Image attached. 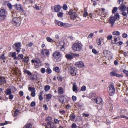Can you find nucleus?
I'll return each instance as SVG.
<instances>
[{
  "label": "nucleus",
  "instance_id": "nucleus-1",
  "mask_svg": "<svg viewBox=\"0 0 128 128\" xmlns=\"http://www.w3.org/2000/svg\"><path fill=\"white\" fill-rule=\"evenodd\" d=\"M82 44L79 43H74L72 46V48L73 50L75 52L79 51L82 48Z\"/></svg>",
  "mask_w": 128,
  "mask_h": 128
},
{
  "label": "nucleus",
  "instance_id": "nucleus-2",
  "mask_svg": "<svg viewBox=\"0 0 128 128\" xmlns=\"http://www.w3.org/2000/svg\"><path fill=\"white\" fill-rule=\"evenodd\" d=\"M12 22L15 26H19L20 24V18L19 17H14L13 18Z\"/></svg>",
  "mask_w": 128,
  "mask_h": 128
},
{
  "label": "nucleus",
  "instance_id": "nucleus-3",
  "mask_svg": "<svg viewBox=\"0 0 128 128\" xmlns=\"http://www.w3.org/2000/svg\"><path fill=\"white\" fill-rule=\"evenodd\" d=\"M55 23L56 24L61 27L65 28L70 26V25L68 23H63L62 22L57 20H56Z\"/></svg>",
  "mask_w": 128,
  "mask_h": 128
},
{
  "label": "nucleus",
  "instance_id": "nucleus-4",
  "mask_svg": "<svg viewBox=\"0 0 128 128\" xmlns=\"http://www.w3.org/2000/svg\"><path fill=\"white\" fill-rule=\"evenodd\" d=\"M68 14L70 16L72 20L76 18L77 17L76 13L74 10H70Z\"/></svg>",
  "mask_w": 128,
  "mask_h": 128
},
{
  "label": "nucleus",
  "instance_id": "nucleus-5",
  "mask_svg": "<svg viewBox=\"0 0 128 128\" xmlns=\"http://www.w3.org/2000/svg\"><path fill=\"white\" fill-rule=\"evenodd\" d=\"M109 92L110 96H112L114 94L115 89L113 84H111L109 86Z\"/></svg>",
  "mask_w": 128,
  "mask_h": 128
},
{
  "label": "nucleus",
  "instance_id": "nucleus-6",
  "mask_svg": "<svg viewBox=\"0 0 128 128\" xmlns=\"http://www.w3.org/2000/svg\"><path fill=\"white\" fill-rule=\"evenodd\" d=\"M52 56L54 58L58 59L61 56V54L58 51L56 50Z\"/></svg>",
  "mask_w": 128,
  "mask_h": 128
},
{
  "label": "nucleus",
  "instance_id": "nucleus-7",
  "mask_svg": "<svg viewBox=\"0 0 128 128\" xmlns=\"http://www.w3.org/2000/svg\"><path fill=\"white\" fill-rule=\"evenodd\" d=\"M116 20V18L114 16H111L108 22L111 24V27H112L115 22V21Z\"/></svg>",
  "mask_w": 128,
  "mask_h": 128
},
{
  "label": "nucleus",
  "instance_id": "nucleus-8",
  "mask_svg": "<svg viewBox=\"0 0 128 128\" xmlns=\"http://www.w3.org/2000/svg\"><path fill=\"white\" fill-rule=\"evenodd\" d=\"M46 125V127L48 128H56L54 127V124L52 122H48Z\"/></svg>",
  "mask_w": 128,
  "mask_h": 128
},
{
  "label": "nucleus",
  "instance_id": "nucleus-9",
  "mask_svg": "<svg viewBox=\"0 0 128 128\" xmlns=\"http://www.w3.org/2000/svg\"><path fill=\"white\" fill-rule=\"evenodd\" d=\"M14 45L16 47L15 49L16 50V51L17 52V54H18L20 52V43L18 42L14 44Z\"/></svg>",
  "mask_w": 128,
  "mask_h": 128
},
{
  "label": "nucleus",
  "instance_id": "nucleus-10",
  "mask_svg": "<svg viewBox=\"0 0 128 128\" xmlns=\"http://www.w3.org/2000/svg\"><path fill=\"white\" fill-rule=\"evenodd\" d=\"M76 66L78 68H82L84 67V64L82 61L77 62L76 64Z\"/></svg>",
  "mask_w": 128,
  "mask_h": 128
},
{
  "label": "nucleus",
  "instance_id": "nucleus-11",
  "mask_svg": "<svg viewBox=\"0 0 128 128\" xmlns=\"http://www.w3.org/2000/svg\"><path fill=\"white\" fill-rule=\"evenodd\" d=\"M94 102L98 104H100L102 102V100L100 97H98L94 99Z\"/></svg>",
  "mask_w": 128,
  "mask_h": 128
},
{
  "label": "nucleus",
  "instance_id": "nucleus-12",
  "mask_svg": "<svg viewBox=\"0 0 128 128\" xmlns=\"http://www.w3.org/2000/svg\"><path fill=\"white\" fill-rule=\"evenodd\" d=\"M41 53L43 55H44V54L47 56H48L49 54V51L48 50L45 49H42V50Z\"/></svg>",
  "mask_w": 128,
  "mask_h": 128
},
{
  "label": "nucleus",
  "instance_id": "nucleus-13",
  "mask_svg": "<svg viewBox=\"0 0 128 128\" xmlns=\"http://www.w3.org/2000/svg\"><path fill=\"white\" fill-rule=\"evenodd\" d=\"M118 9L121 12L124 11L126 10V7L125 5L122 4L118 7Z\"/></svg>",
  "mask_w": 128,
  "mask_h": 128
},
{
  "label": "nucleus",
  "instance_id": "nucleus-14",
  "mask_svg": "<svg viewBox=\"0 0 128 128\" xmlns=\"http://www.w3.org/2000/svg\"><path fill=\"white\" fill-rule=\"evenodd\" d=\"M64 96H59V101L60 102L62 103L63 104H64L66 102V100L64 98Z\"/></svg>",
  "mask_w": 128,
  "mask_h": 128
},
{
  "label": "nucleus",
  "instance_id": "nucleus-15",
  "mask_svg": "<svg viewBox=\"0 0 128 128\" xmlns=\"http://www.w3.org/2000/svg\"><path fill=\"white\" fill-rule=\"evenodd\" d=\"M105 9L104 8H102L100 11V12L101 15L102 16L105 17L106 16V14L105 12Z\"/></svg>",
  "mask_w": 128,
  "mask_h": 128
},
{
  "label": "nucleus",
  "instance_id": "nucleus-16",
  "mask_svg": "<svg viewBox=\"0 0 128 128\" xmlns=\"http://www.w3.org/2000/svg\"><path fill=\"white\" fill-rule=\"evenodd\" d=\"M14 6L18 10H22V7L20 4H16L14 5Z\"/></svg>",
  "mask_w": 128,
  "mask_h": 128
},
{
  "label": "nucleus",
  "instance_id": "nucleus-17",
  "mask_svg": "<svg viewBox=\"0 0 128 128\" xmlns=\"http://www.w3.org/2000/svg\"><path fill=\"white\" fill-rule=\"evenodd\" d=\"M58 92L60 94H62L64 93V89L61 87H59L58 88Z\"/></svg>",
  "mask_w": 128,
  "mask_h": 128
},
{
  "label": "nucleus",
  "instance_id": "nucleus-18",
  "mask_svg": "<svg viewBox=\"0 0 128 128\" xmlns=\"http://www.w3.org/2000/svg\"><path fill=\"white\" fill-rule=\"evenodd\" d=\"M60 6L58 5L55 6L54 7V10L55 12H58L60 11Z\"/></svg>",
  "mask_w": 128,
  "mask_h": 128
},
{
  "label": "nucleus",
  "instance_id": "nucleus-19",
  "mask_svg": "<svg viewBox=\"0 0 128 128\" xmlns=\"http://www.w3.org/2000/svg\"><path fill=\"white\" fill-rule=\"evenodd\" d=\"M6 82V80L5 79V78L4 77L1 76L0 77V84H2L5 83Z\"/></svg>",
  "mask_w": 128,
  "mask_h": 128
},
{
  "label": "nucleus",
  "instance_id": "nucleus-20",
  "mask_svg": "<svg viewBox=\"0 0 128 128\" xmlns=\"http://www.w3.org/2000/svg\"><path fill=\"white\" fill-rule=\"evenodd\" d=\"M30 79L33 81H34V80L37 81L38 80V77L37 76V75L36 74H33L32 76V77L30 78Z\"/></svg>",
  "mask_w": 128,
  "mask_h": 128
},
{
  "label": "nucleus",
  "instance_id": "nucleus-21",
  "mask_svg": "<svg viewBox=\"0 0 128 128\" xmlns=\"http://www.w3.org/2000/svg\"><path fill=\"white\" fill-rule=\"evenodd\" d=\"M103 39L101 38L97 39L96 41V42L97 44L98 45H100L101 44L102 42V41Z\"/></svg>",
  "mask_w": 128,
  "mask_h": 128
},
{
  "label": "nucleus",
  "instance_id": "nucleus-22",
  "mask_svg": "<svg viewBox=\"0 0 128 128\" xmlns=\"http://www.w3.org/2000/svg\"><path fill=\"white\" fill-rule=\"evenodd\" d=\"M65 57L68 59L71 60L73 58L72 53L71 54H67L66 55Z\"/></svg>",
  "mask_w": 128,
  "mask_h": 128
},
{
  "label": "nucleus",
  "instance_id": "nucleus-23",
  "mask_svg": "<svg viewBox=\"0 0 128 128\" xmlns=\"http://www.w3.org/2000/svg\"><path fill=\"white\" fill-rule=\"evenodd\" d=\"M6 11L5 10L2 8L0 9V15L2 16L3 15L6 16Z\"/></svg>",
  "mask_w": 128,
  "mask_h": 128
},
{
  "label": "nucleus",
  "instance_id": "nucleus-24",
  "mask_svg": "<svg viewBox=\"0 0 128 128\" xmlns=\"http://www.w3.org/2000/svg\"><path fill=\"white\" fill-rule=\"evenodd\" d=\"M72 90L74 92H76L77 91V87L76 83H74L73 84Z\"/></svg>",
  "mask_w": 128,
  "mask_h": 128
},
{
  "label": "nucleus",
  "instance_id": "nucleus-25",
  "mask_svg": "<svg viewBox=\"0 0 128 128\" xmlns=\"http://www.w3.org/2000/svg\"><path fill=\"white\" fill-rule=\"evenodd\" d=\"M75 69L74 68H72L70 69V72L71 75L74 76L76 74V73L75 71Z\"/></svg>",
  "mask_w": 128,
  "mask_h": 128
},
{
  "label": "nucleus",
  "instance_id": "nucleus-26",
  "mask_svg": "<svg viewBox=\"0 0 128 128\" xmlns=\"http://www.w3.org/2000/svg\"><path fill=\"white\" fill-rule=\"evenodd\" d=\"M5 94L7 95H9L12 94V92L11 90L9 88H7L6 91L5 92Z\"/></svg>",
  "mask_w": 128,
  "mask_h": 128
},
{
  "label": "nucleus",
  "instance_id": "nucleus-27",
  "mask_svg": "<svg viewBox=\"0 0 128 128\" xmlns=\"http://www.w3.org/2000/svg\"><path fill=\"white\" fill-rule=\"evenodd\" d=\"M29 58L28 57H25L23 58L22 60V62L24 63H27L28 61Z\"/></svg>",
  "mask_w": 128,
  "mask_h": 128
},
{
  "label": "nucleus",
  "instance_id": "nucleus-28",
  "mask_svg": "<svg viewBox=\"0 0 128 128\" xmlns=\"http://www.w3.org/2000/svg\"><path fill=\"white\" fill-rule=\"evenodd\" d=\"M124 118L126 120L128 119V117L125 116L121 115L120 116H117L116 117L114 118V119H117L118 118Z\"/></svg>",
  "mask_w": 128,
  "mask_h": 128
},
{
  "label": "nucleus",
  "instance_id": "nucleus-29",
  "mask_svg": "<svg viewBox=\"0 0 128 128\" xmlns=\"http://www.w3.org/2000/svg\"><path fill=\"white\" fill-rule=\"evenodd\" d=\"M40 61L39 59H37L36 60L35 66H39L40 64Z\"/></svg>",
  "mask_w": 128,
  "mask_h": 128
},
{
  "label": "nucleus",
  "instance_id": "nucleus-30",
  "mask_svg": "<svg viewBox=\"0 0 128 128\" xmlns=\"http://www.w3.org/2000/svg\"><path fill=\"white\" fill-rule=\"evenodd\" d=\"M52 95L50 94H47L46 95V100L48 102L49 101V100L50 99Z\"/></svg>",
  "mask_w": 128,
  "mask_h": 128
},
{
  "label": "nucleus",
  "instance_id": "nucleus-31",
  "mask_svg": "<svg viewBox=\"0 0 128 128\" xmlns=\"http://www.w3.org/2000/svg\"><path fill=\"white\" fill-rule=\"evenodd\" d=\"M110 53V52L108 50H104L103 53L104 55L106 56H108V54Z\"/></svg>",
  "mask_w": 128,
  "mask_h": 128
},
{
  "label": "nucleus",
  "instance_id": "nucleus-32",
  "mask_svg": "<svg viewBox=\"0 0 128 128\" xmlns=\"http://www.w3.org/2000/svg\"><path fill=\"white\" fill-rule=\"evenodd\" d=\"M76 116L74 114H72L70 116V119L72 121H73L74 120Z\"/></svg>",
  "mask_w": 128,
  "mask_h": 128
},
{
  "label": "nucleus",
  "instance_id": "nucleus-33",
  "mask_svg": "<svg viewBox=\"0 0 128 128\" xmlns=\"http://www.w3.org/2000/svg\"><path fill=\"white\" fill-rule=\"evenodd\" d=\"M112 34L114 35L120 36V32L118 31H116L113 32Z\"/></svg>",
  "mask_w": 128,
  "mask_h": 128
},
{
  "label": "nucleus",
  "instance_id": "nucleus-34",
  "mask_svg": "<svg viewBox=\"0 0 128 128\" xmlns=\"http://www.w3.org/2000/svg\"><path fill=\"white\" fill-rule=\"evenodd\" d=\"M6 17V16L0 15V21H2L4 20Z\"/></svg>",
  "mask_w": 128,
  "mask_h": 128
},
{
  "label": "nucleus",
  "instance_id": "nucleus-35",
  "mask_svg": "<svg viewBox=\"0 0 128 128\" xmlns=\"http://www.w3.org/2000/svg\"><path fill=\"white\" fill-rule=\"evenodd\" d=\"M32 125L30 124H26L24 127L23 128H31L32 127Z\"/></svg>",
  "mask_w": 128,
  "mask_h": 128
},
{
  "label": "nucleus",
  "instance_id": "nucleus-36",
  "mask_svg": "<svg viewBox=\"0 0 128 128\" xmlns=\"http://www.w3.org/2000/svg\"><path fill=\"white\" fill-rule=\"evenodd\" d=\"M28 89L31 92H32L34 91H36L35 89L34 88H32L29 87H28Z\"/></svg>",
  "mask_w": 128,
  "mask_h": 128
},
{
  "label": "nucleus",
  "instance_id": "nucleus-37",
  "mask_svg": "<svg viewBox=\"0 0 128 128\" xmlns=\"http://www.w3.org/2000/svg\"><path fill=\"white\" fill-rule=\"evenodd\" d=\"M54 71H55L58 73L60 72V70L58 67H56L53 68Z\"/></svg>",
  "mask_w": 128,
  "mask_h": 128
},
{
  "label": "nucleus",
  "instance_id": "nucleus-38",
  "mask_svg": "<svg viewBox=\"0 0 128 128\" xmlns=\"http://www.w3.org/2000/svg\"><path fill=\"white\" fill-rule=\"evenodd\" d=\"M50 87L49 86L46 85L44 87V89L45 91H47L50 90Z\"/></svg>",
  "mask_w": 128,
  "mask_h": 128
},
{
  "label": "nucleus",
  "instance_id": "nucleus-39",
  "mask_svg": "<svg viewBox=\"0 0 128 128\" xmlns=\"http://www.w3.org/2000/svg\"><path fill=\"white\" fill-rule=\"evenodd\" d=\"M116 73L114 71L111 72L110 74V75L111 76H116Z\"/></svg>",
  "mask_w": 128,
  "mask_h": 128
},
{
  "label": "nucleus",
  "instance_id": "nucleus-40",
  "mask_svg": "<svg viewBox=\"0 0 128 128\" xmlns=\"http://www.w3.org/2000/svg\"><path fill=\"white\" fill-rule=\"evenodd\" d=\"M46 40L47 41L49 42H53V40L50 37H48L46 38Z\"/></svg>",
  "mask_w": 128,
  "mask_h": 128
},
{
  "label": "nucleus",
  "instance_id": "nucleus-41",
  "mask_svg": "<svg viewBox=\"0 0 128 128\" xmlns=\"http://www.w3.org/2000/svg\"><path fill=\"white\" fill-rule=\"evenodd\" d=\"M46 72L48 74H49L50 73L52 72V70L50 68H48L46 70Z\"/></svg>",
  "mask_w": 128,
  "mask_h": 128
},
{
  "label": "nucleus",
  "instance_id": "nucleus-42",
  "mask_svg": "<svg viewBox=\"0 0 128 128\" xmlns=\"http://www.w3.org/2000/svg\"><path fill=\"white\" fill-rule=\"evenodd\" d=\"M118 10V8L116 7H114L112 10V13L113 14H114Z\"/></svg>",
  "mask_w": 128,
  "mask_h": 128
},
{
  "label": "nucleus",
  "instance_id": "nucleus-43",
  "mask_svg": "<svg viewBox=\"0 0 128 128\" xmlns=\"http://www.w3.org/2000/svg\"><path fill=\"white\" fill-rule=\"evenodd\" d=\"M8 7L10 10H11L12 8V6L11 4L9 2L7 4Z\"/></svg>",
  "mask_w": 128,
  "mask_h": 128
},
{
  "label": "nucleus",
  "instance_id": "nucleus-44",
  "mask_svg": "<svg viewBox=\"0 0 128 128\" xmlns=\"http://www.w3.org/2000/svg\"><path fill=\"white\" fill-rule=\"evenodd\" d=\"M52 118H51L50 116L47 117L46 119V121L48 122H51V121L52 120Z\"/></svg>",
  "mask_w": 128,
  "mask_h": 128
},
{
  "label": "nucleus",
  "instance_id": "nucleus-45",
  "mask_svg": "<svg viewBox=\"0 0 128 128\" xmlns=\"http://www.w3.org/2000/svg\"><path fill=\"white\" fill-rule=\"evenodd\" d=\"M23 57V55L22 54H19L18 56V59L19 60L22 59Z\"/></svg>",
  "mask_w": 128,
  "mask_h": 128
},
{
  "label": "nucleus",
  "instance_id": "nucleus-46",
  "mask_svg": "<svg viewBox=\"0 0 128 128\" xmlns=\"http://www.w3.org/2000/svg\"><path fill=\"white\" fill-rule=\"evenodd\" d=\"M57 79L60 81L61 82L62 80V78L60 76H58L57 77Z\"/></svg>",
  "mask_w": 128,
  "mask_h": 128
},
{
  "label": "nucleus",
  "instance_id": "nucleus-47",
  "mask_svg": "<svg viewBox=\"0 0 128 128\" xmlns=\"http://www.w3.org/2000/svg\"><path fill=\"white\" fill-rule=\"evenodd\" d=\"M63 13L62 12H60L57 14V15L58 17H62V16Z\"/></svg>",
  "mask_w": 128,
  "mask_h": 128
},
{
  "label": "nucleus",
  "instance_id": "nucleus-48",
  "mask_svg": "<svg viewBox=\"0 0 128 128\" xmlns=\"http://www.w3.org/2000/svg\"><path fill=\"white\" fill-rule=\"evenodd\" d=\"M122 16H127V14H128L124 11H122Z\"/></svg>",
  "mask_w": 128,
  "mask_h": 128
},
{
  "label": "nucleus",
  "instance_id": "nucleus-49",
  "mask_svg": "<svg viewBox=\"0 0 128 128\" xmlns=\"http://www.w3.org/2000/svg\"><path fill=\"white\" fill-rule=\"evenodd\" d=\"M28 2H29L30 3H32L33 2L32 0H26L24 2V4H27Z\"/></svg>",
  "mask_w": 128,
  "mask_h": 128
},
{
  "label": "nucleus",
  "instance_id": "nucleus-50",
  "mask_svg": "<svg viewBox=\"0 0 128 128\" xmlns=\"http://www.w3.org/2000/svg\"><path fill=\"white\" fill-rule=\"evenodd\" d=\"M12 17L14 18L16 17V12H12Z\"/></svg>",
  "mask_w": 128,
  "mask_h": 128
},
{
  "label": "nucleus",
  "instance_id": "nucleus-51",
  "mask_svg": "<svg viewBox=\"0 0 128 128\" xmlns=\"http://www.w3.org/2000/svg\"><path fill=\"white\" fill-rule=\"evenodd\" d=\"M128 35L127 34L125 33H124L122 35V37L124 38H126L128 37Z\"/></svg>",
  "mask_w": 128,
  "mask_h": 128
},
{
  "label": "nucleus",
  "instance_id": "nucleus-52",
  "mask_svg": "<svg viewBox=\"0 0 128 128\" xmlns=\"http://www.w3.org/2000/svg\"><path fill=\"white\" fill-rule=\"evenodd\" d=\"M5 58V57L4 56V54H2L0 57V60H4Z\"/></svg>",
  "mask_w": 128,
  "mask_h": 128
},
{
  "label": "nucleus",
  "instance_id": "nucleus-53",
  "mask_svg": "<svg viewBox=\"0 0 128 128\" xmlns=\"http://www.w3.org/2000/svg\"><path fill=\"white\" fill-rule=\"evenodd\" d=\"M43 99V97L42 96V94H41L40 95L39 97V99L40 101L42 100Z\"/></svg>",
  "mask_w": 128,
  "mask_h": 128
},
{
  "label": "nucleus",
  "instance_id": "nucleus-54",
  "mask_svg": "<svg viewBox=\"0 0 128 128\" xmlns=\"http://www.w3.org/2000/svg\"><path fill=\"white\" fill-rule=\"evenodd\" d=\"M94 32L92 33L89 34L88 36V37L89 38H91L92 36L94 34Z\"/></svg>",
  "mask_w": 128,
  "mask_h": 128
},
{
  "label": "nucleus",
  "instance_id": "nucleus-55",
  "mask_svg": "<svg viewBox=\"0 0 128 128\" xmlns=\"http://www.w3.org/2000/svg\"><path fill=\"white\" fill-rule=\"evenodd\" d=\"M88 14V13L86 10H85L84 12V14L83 15V16L84 17H86Z\"/></svg>",
  "mask_w": 128,
  "mask_h": 128
},
{
  "label": "nucleus",
  "instance_id": "nucleus-56",
  "mask_svg": "<svg viewBox=\"0 0 128 128\" xmlns=\"http://www.w3.org/2000/svg\"><path fill=\"white\" fill-rule=\"evenodd\" d=\"M19 110L18 109H16L14 112V116H16L18 113Z\"/></svg>",
  "mask_w": 128,
  "mask_h": 128
},
{
  "label": "nucleus",
  "instance_id": "nucleus-57",
  "mask_svg": "<svg viewBox=\"0 0 128 128\" xmlns=\"http://www.w3.org/2000/svg\"><path fill=\"white\" fill-rule=\"evenodd\" d=\"M36 105V103L34 101L32 102L31 103L30 106L31 107H34Z\"/></svg>",
  "mask_w": 128,
  "mask_h": 128
},
{
  "label": "nucleus",
  "instance_id": "nucleus-58",
  "mask_svg": "<svg viewBox=\"0 0 128 128\" xmlns=\"http://www.w3.org/2000/svg\"><path fill=\"white\" fill-rule=\"evenodd\" d=\"M72 54L73 58L74 57H77L78 56H79V54H78L72 53Z\"/></svg>",
  "mask_w": 128,
  "mask_h": 128
},
{
  "label": "nucleus",
  "instance_id": "nucleus-59",
  "mask_svg": "<svg viewBox=\"0 0 128 128\" xmlns=\"http://www.w3.org/2000/svg\"><path fill=\"white\" fill-rule=\"evenodd\" d=\"M86 87L84 86H82L81 87V90L82 91H84L86 90Z\"/></svg>",
  "mask_w": 128,
  "mask_h": 128
},
{
  "label": "nucleus",
  "instance_id": "nucleus-60",
  "mask_svg": "<svg viewBox=\"0 0 128 128\" xmlns=\"http://www.w3.org/2000/svg\"><path fill=\"white\" fill-rule=\"evenodd\" d=\"M11 56L12 57H14L16 56V52H14L12 53L11 54Z\"/></svg>",
  "mask_w": 128,
  "mask_h": 128
},
{
  "label": "nucleus",
  "instance_id": "nucleus-61",
  "mask_svg": "<svg viewBox=\"0 0 128 128\" xmlns=\"http://www.w3.org/2000/svg\"><path fill=\"white\" fill-rule=\"evenodd\" d=\"M92 52L94 54H98L97 51L95 49H93L92 50Z\"/></svg>",
  "mask_w": 128,
  "mask_h": 128
},
{
  "label": "nucleus",
  "instance_id": "nucleus-62",
  "mask_svg": "<svg viewBox=\"0 0 128 128\" xmlns=\"http://www.w3.org/2000/svg\"><path fill=\"white\" fill-rule=\"evenodd\" d=\"M112 36L111 35H108L107 37V39L108 40H110L112 39Z\"/></svg>",
  "mask_w": 128,
  "mask_h": 128
},
{
  "label": "nucleus",
  "instance_id": "nucleus-63",
  "mask_svg": "<svg viewBox=\"0 0 128 128\" xmlns=\"http://www.w3.org/2000/svg\"><path fill=\"white\" fill-rule=\"evenodd\" d=\"M114 16L116 18V19L117 18H119V15L118 13H116L115 14Z\"/></svg>",
  "mask_w": 128,
  "mask_h": 128
},
{
  "label": "nucleus",
  "instance_id": "nucleus-64",
  "mask_svg": "<svg viewBox=\"0 0 128 128\" xmlns=\"http://www.w3.org/2000/svg\"><path fill=\"white\" fill-rule=\"evenodd\" d=\"M123 72L124 74H126V76H128V71L126 70H124Z\"/></svg>",
  "mask_w": 128,
  "mask_h": 128
}]
</instances>
